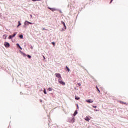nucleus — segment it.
I'll use <instances>...</instances> for the list:
<instances>
[{"mask_svg":"<svg viewBox=\"0 0 128 128\" xmlns=\"http://www.w3.org/2000/svg\"><path fill=\"white\" fill-rule=\"evenodd\" d=\"M74 118H72L70 120V122L72 124H74Z\"/></svg>","mask_w":128,"mask_h":128,"instance_id":"8","label":"nucleus"},{"mask_svg":"<svg viewBox=\"0 0 128 128\" xmlns=\"http://www.w3.org/2000/svg\"><path fill=\"white\" fill-rule=\"evenodd\" d=\"M76 107H77L78 110V108H79L78 104H76Z\"/></svg>","mask_w":128,"mask_h":128,"instance_id":"26","label":"nucleus"},{"mask_svg":"<svg viewBox=\"0 0 128 128\" xmlns=\"http://www.w3.org/2000/svg\"><path fill=\"white\" fill-rule=\"evenodd\" d=\"M123 104H126V102H123Z\"/></svg>","mask_w":128,"mask_h":128,"instance_id":"36","label":"nucleus"},{"mask_svg":"<svg viewBox=\"0 0 128 128\" xmlns=\"http://www.w3.org/2000/svg\"><path fill=\"white\" fill-rule=\"evenodd\" d=\"M95 112H98V110H94Z\"/></svg>","mask_w":128,"mask_h":128,"instance_id":"35","label":"nucleus"},{"mask_svg":"<svg viewBox=\"0 0 128 128\" xmlns=\"http://www.w3.org/2000/svg\"><path fill=\"white\" fill-rule=\"evenodd\" d=\"M96 88L98 90V92H100V89L98 88V86H96Z\"/></svg>","mask_w":128,"mask_h":128,"instance_id":"19","label":"nucleus"},{"mask_svg":"<svg viewBox=\"0 0 128 128\" xmlns=\"http://www.w3.org/2000/svg\"><path fill=\"white\" fill-rule=\"evenodd\" d=\"M20 94H22V92H20Z\"/></svg>","mask_w":128,"mask_h":128,"instance_id":"40","label":"nucleus"},{"mask_svg":"<svg viewBox=\"0 0 128 128\" xmlns=\"http://www.w3.org/2000/svg\"><path fill=\"white\" fill-rule=\"evenodd\" d=\"M40 102H42V100H40Z\"/></svg>","mask_w":128,"mask_h":128,"instance_id":"44","label":"nucleus"},{"mask_svg":"<svg viewBox=\"0 0 128 128\" xmlns=\"http://www.w3.org/2000/svg\"><path fill=\"white\" fill-rule=\"evenodd\" d=\"M16 34H18V32H14L13 35H10L8 38V40H12V38H14L16 36Z\"/></svg>","mask_w":128,"mask_h":128,"instance_id":"2","label":"nucleus"},{"mask_svg":"<svg viewBox=\"0 0 128 128\" xmlns=\"http://www.w3.org/2000/svg\"><path fill=\"white\" fill-rule=\"evenodd\" d=\"M85 120H86V122H90V118L86 116V118H85Z\"/></svg>","mask_w":128,"mask_h":128,"instance_id":"14","label":"nucleus"},{"mask_svg":"<svg viewBox=\"0 0 128 128\" xmlns=\"http://www.w3.org/2000/svg\"><path fill=\"white\" fill-rule=\"evenodd\" d=\"M52 10H52V12H54V11H56V10H58V9H56V8H52Z\"/></svg>","mask_w":128,"mask_h":128,"instance_id":"17","label":"nucleus"},{"mask_svg":"<svg viewBox=\"0 0 128 128\" xmlns=\"http://www.w3.org/2000/svg\"><path fill=\"white\" fill-rule=\"evenodd\" d=\"M66 70H68V72H70V68L68 66H66Z\"/></svg>","mask_w":128,"mask_h":128,"instance_id":"11","label":"nucleus"},{"mask_svg":"<svg viewBox=\"0 0 128 128\" xmlns=\"http://www.w3.org/2000/svg\"><path fill=\"white\" fill-rule=\"evenodd\" d=\"M7 36H7L6 34H4V35L3 36V38H4V40H6Z\"/></svg>","mask_w":128,"mask_h":128,"instance_id":"15","label":"nucleus"},{"mask_svg":"<svg viewBox=\"0 0 128 128\" xmlns=\"http://www.w3.org/2000/svg\"><path fill=\"white\" fill-rule=\"evenodd\" d=\"M16 46H17L18 48H20V50H22V46H20V44L18 43H17L16 44Z\"/></svg>","mask_w":128,"mask_h":128,"instance_id":"7","label":"nucleus"},{"mask_svg":"<svg viewBox=\"0 0 128 128\" xmlns=\"http://www.w3.org/2000/svg\"><path fill=\"white\" fill-rule=\"evenodd\" d=\"M78 84L79 86H81L80 83H78Z\"/></svg>","mask_w":128,"mask_h":128,"instance_id":"32","label":"nucleus"},{"mask_svg":"<svg viewBox=\"0 0 128 128\" xmlns=\"http://www.w3.org/2000/svg\"><path fill=\"white\" fill-rule=\"evenodd\" d=\"M48 90H49V92H50L52 90V88H48Z\"/></svg>","mask_w":128,"mask_h":128,"instance_id":"20","label":"nucleus"},{"mask_svg":"<svg viewBox=\"0 0 128 128\" xmlns=\"http://www.w3.org/2000/svg\"><path fill=\"white\" fill-rule=\"evenodd\" d=\"M30 48H32H32H34L32 46H31Z\"/></svg>","mask_w":128,"mask_h":128,"instance_id":"37","label":"nucleus"},{"mask_svg":"<svg viewBox=\"0 0 128 128\" xmlns=\"http://www.w3.org/2000/svg\"><path fill=\"white\" fill-rule=\"evenodd\" d=\"M86 102H88V104H92V102H94V100L92 99H88V100H86Z\"/></svg>","mask_w":128,"mask_h":128,"instance_id":"6","label":"nucleus"},{"mask_svg":"<svg viewBox=\"0 0 128 128\" xmlns=\"http://www.w3.org/2000/svg\"><path fill=\"white\" fill-rule=\"evenodd\" d=\"M26 45H24V46H26Z\"/></svg>","mask_w":128,"mask_h":128,"instance_id":"45","label":"nucleus"},{"mask_svg":"<svg viewBox=\"0 0 128 128\" xmlns=\"http://www.w3.org/2000/svg\"><path fill=\"white\" fill-rule=\"evenodd\" d=\"M19 38L21 39L24 38V35H22V34H21L19 36Z\"/></svg>","mask_w":128,"mask_h":128,"instance_id":"12","label":"nucleus"},{"mask_svg":"<svg viewBox=\"0 0 128 128\" xmlns=\"http://www.w3.org/2000/svg\"><path fill=\"white\" fill-rule=\"evenodd\" d=\"M43 58H44V60H46V57H44V56H43Z\"/></svg>","mask_w":128,"mask_h":128,"instance_id":"39","label":"nucleus"},{"mask_svg":"<svg viewBox=\"0 0 128 128\" xmlns=\"http://www.w3.org/2000/svg\"><path fill=\"white\" fill-rule=\"evenodd\" d=\"M44 94H46V88H44Z\"/></svg>","mask_w":128,"mask_h":128,"instance_id":"16","label":"nucleus"},{"mask_svg":"<svg viewBox=\"0 0 128 128\" xmlns=\"http://www.w3.org/2000/svg\"><path fill=\"white\" fill-rule=\"evenodd\" d=\"M52 44H53V46H54V44H56V42H52Z\"/></svg>","mask_w":128,"mask_h":128,"instance_id":"30","label":"nucleus"},{"mask_svg":"<svg viewBox=\"0 0 128 128\" xmlns=\"http://www.w3.org/2000/svg\"><path fill=\"white\" fill-rule=\"evenodd\" d=\"M48 10H52V8L50 7H48Z\"/></svg>","mask_w":128,"mask_h":128,"instance_id":"28","label":"nucleus"},{"mask_svg":"<svg viewBox=\"0 0 128 128\" xmlns=\"http://www.w3.org/2000/svg\"><path fill=\"white\" fill-rule=\"evenodd\" d=\"M4 46L5 48H10V44L8 42H5Z\"/></svg>","mask_w":128,"mask_h":128,"instance_id":"5","label":"nucleus"},{"mask_svg":"<svg viewBox=\"0 0 128 128\" xmlns=\"http://www.w3.org/2000/svg\"><path fill=\"white\" fill-rule=\"evenodd\" d=\"M114 0H110V4H112V1H113Z\"/></svg>","mask_w":128,"mask_h":128,"instance_id":"33","label":"nucleus"},{"mask_svg":"<svg viewBox=\"0 0 128 128\" xmlns=\"http://www.w3.org/2000/svg\"><path fill=\"white\" fill-rule=\"evenodd\" d=\"M42 30H46V29L45 28H42Z\"/></svg>","mask_w":128,"mask_h":128,"instance_id":"41","label":"nucleus"},{"mask_svg":"<svg viewBox=\"0 0 128 128\" xmlns=\"http://www.w3.org/2000/svg\"><path fill=\"white\" fill-rule=\"evenodd\" d=\"M92 108H96V106H92Z\"/></svg>","mask_w":128,"mask_h":128,"instance_id":"27","label":"nucleus"},{"mask_svg":"<svg viewBox=\"0 0 128 128\" xmlns=\"http://www.w3.org/2000/svg\"><path fill=\"white\" fill-rule=\"evenodd\" d=\"M28 24H34V23H32V22H30L28 21Z\"/></svg>","mask_w":128,"mask_h":128,"instance_id":"25","label":"nucleus"},{"mask_svg":"<svg viewBox=\"0 0 128 128\" xmlns=\"http://www.w3.org/2000/svg\"><path fill=\"white\" fill-rule=\"evenodd\" d=\"M55 75L56 76V78H58V80L62 79V76L60 75V73H56L55 74Z\"/></svg>","mask_w":128,"mask_h":128,"instance_id":"4","label":"nucleus"},{"mask_svg":"<svg viewBox=\"0 0 128 128\" xmlns=\"http://www.w3.org/2000/svg\"><path fill=\"white\" fill-rule=\"evenodd\" d=\"M23 27L24 28H26V25L24 24V25L23 26Z\"/></svg>","mask_w":128,"mask_h":128,"instance_id":"31","label":"nucleus"},{"mask_svg":"<svg viewBox=\"0 0 128 128\" xmlns=\"http://www.w3.org/2000/svg\"><path fill=\"white\" fill-rule=\"evenodd\" d=\"M120 104H124V102H122V101H120Z\"/></svg>","mask_w":128,"mask_h":128,"instance_id":"34","label":"nucleus"},{"mask_svg":"<svg viewBox=\"0 0 128 128\" xmlns=\"http://www.w3.org/2000/svg\"><path fill=\"white\" fill-rule=\"evenodd\" d=\"M63 26L64 28H65V29H66V24H64Z\"/></svg>","mask_w":128,"mask_h":128,"instance_id":"29","label":"nucleus"},{"mask_svg":"<svg viewBox=\"0 0 128 128\" xmlns=\"http://www.w3.org/2000/svg\"><path fill=\"white\" fill-rule=\"evenodd\" d=\"M41 0H32V2H40Z\"/></svg>","mask_w":128,"mask_h":128,"instance_id":"22","label":"nucleus"},{"mask_svg":"<svg viewBox=\"0 0 128 128\" xmlns=\"http://www.w3.org/2000/svg\"><path fill=\"white\" fill-rule=\"evenodd\" d=\"M30 16L31 18H32V15L30 14Z\"/></svg>","mask_w":128,"mask_h":128,"instance_id":"38","label":"nucleus"},{"mask_svg":"<svg viewBox=\"0 0 128 128\" xmlns=\"http://www.w3.org/2000/svg\"><path fill=\"white\" fill-rule=\"evenodd\" d=\"M24 24H25V26H28V21L26 20L24 22Z\"/></svg>","mask_w":128,"mask_h":128,"instance_id":"10","label":"nucleus"},{"mask_svg":"<svg viewBox=\"0 0 128 128\" xmlns=\"http://www.w3.org/2000/svg\"><path fill=\"white\" fill-rule=\"evenodd\" d=\"M19 52H20V54H22V56H24V58H26V56H27V58H30V59L32 58V56H30V54H26L20 50Z\"/></svg>","mask_w":128,"mask_h":128,"instance_id":"1","label":"nucleus"},{"mask_svg":"<svg viewBox=\"0 0 128 128\" xmlns=\"http://www.w3.org/2000/svg\"><path fill=\"white\" fill-rule=\"evenodd\" d=\"M42 90V89H41V90Z\"/></svg>","mask_w":128,"mask_h":128,"instance_id":"43","label":"nucleus"},{"mask_svg":"<svg viewBox=\"0 0 128 128\" xmlns=\"http://www.w3.org/2000/svg\"><path fill=\"white\" fill-rule=\"evenodd\" d=\"M66 29H65V28L64 27L62 28L61 32H64V30H66Z\"/></svg>","mask_w":128,"mask_h":128,"instance_id":"18","label":"nucleus"},{"mask_svg":"<svg viewBox=\"0 0 128 128\" xmlns=\"http://www.w3.org/2000/svg\"><path fill=\"white\" fill-rule=\"evenodd\" d=\"M58 82L60 84H62V86H66V82H64L62 81V79H58Z\"/></svg>","mask_w":128,"mask_h":128,"instance_id":"3","label":"nucleus"},{"mask_svg":"<svg viewBox=\"0 0 128 128\" xmlns=\"http://www.w3.org/2000/svg\"><path fill=\"white\" fill-rule=\"evenodd\" d=\"M80 98V97L75 96V100H78Z\"/></svg>","mask_w":128,"mask_h":128,"instance_id":"13","label":"nucleus"},{"mask_svg":"<svg viewBox=\"0 0 128 128\" xmlns=\"http://www.w3.org/2000/svg\"><path fill=\"white\" fill-rule=\"evenodd\" d=\"M76 114H78V110H76L73 114V116H76Z\"/></svg>","mask_w":128,"mask_h":128,"instance_id":"9","label":"nucleus"},{"mask_svg":"<svg viewBox=\"0 0 128 128\" xmlns=\"http://www.w3.org/2000/svg\"><path fill=\"white\" fill-rule=\"evenodd\" d=\"M18 26H18V24L17 26V28H18Z\"/></svg>","mask_w":128,"mask_h":128,"instance_id":"42","label":"nucleus"},{"mask_svg":"<svg viewBox=\"0 0 128 128\" xmlns=\"http://www.w3.org/2000/svg\"><path fill=\"white\" fill-rule=\"evenodd\" d=\"M58 10L60 12V14H62V10Z\"/></svg>","mask_w":128,"mask_h":128,"instance_id":"23","label":"nucleus"},{"mask_svg":"<svg viewBox=\"0 0 128 128\" xmlns=\"http://www.w3.org/2000/svg\"><path fill=\"white\" fill-rule=\"evenodd\" d=\"M18 26H22V23H20V21H18Z\"/></svg>","mask_w":128,"mask_h":128,"instance_id":"21","label":"nucleus"},{"mask_svg":"<svg viewBox=\"0 0 128 128\" xmlns=\"http://www.w3.org/2000/svg\"><path fill=\"white\" fill-rule=\"evenodd\" d=\"M61 24H63V26H64V24H66V23H64V21H61Z\"/></svg>","mask_w":128,"mask_h":128,"instance_id":"24","label":"nucleus"}]
</instances>
